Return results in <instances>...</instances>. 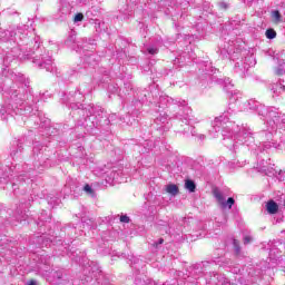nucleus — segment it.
Instances as JSON below:
<instances>
[{"label": "nucleus", "instance_id": "423d86ee", "mask_svg": "<svg viewBox=\"0 0 285 285\" xmlns=\"http://www.w3.org/2000/svg\"><path fill=\"white\" fill-rule=\"evenodd\" d=\"M253 66H255V59L253 58V56H249L244 60L236 62L234 66V71L236 72V75H238V77L244 78L246 77V72H248V68Z\"/></svg>", "mask_w": 285, "mask_h": 285}, {"label": "nucleus", "instance_id": "58836bf2", "mask_svg": "<svg viewBox=\"0 0 285 285\" xmlns=\"http://www.w3.org/2000/svg\"><path fill=\"white\" fill-rule=\"evenodd\" d=\"M7 14H14V12H10V10H7Z\"/></svg>", "mask_w": 285, "mask_h": 285}, {"label": "nucleus", "instance_id": "f704fd0d", "mask_svg": "<svg viewBox=\"0 0 285 285\" xmlns=\"http://www.w3.org/2000/svg\"><path fill=\"white\" fill-rule=\"evenodd\" d=\"M128 17H132V11H130L129 13H125V19H128Z\"/></svg>", "mask_w": 285, "mask_h": 285}, {"label": "nucleus", "instance_id": "4468645a", "mask_svg": "<svg viewBox=\"0 0 285 285\" xmlns=\"http://www.w3.org/2000/svg\"><path fill=\"white\" fill-rule=\"evenodd\" d=\"M266 210L269 215H276V213L279 210V205H277L275 200H269L266 204Z\"/></svg>", "mask_w": 285, "mask_h": 285}, {"label": "nucleus", "instance_id": "ddd939ff", "mask_svg": "<svg viewBox=\"0 0 285 285\" xmlns=\"http://www.w3.org/2000/svg\"><path fill=\"white\" fill-rule=\"evenodd\" d=\"M271 19L276 26L284 21V17L282 16V12H279V10H272Z\"/></svg>", "mask_w": 285, "mask_h": 285}, {"label": "nucleus", "instance_id": "393cba45", "mask_svg": "<svg viewBox=\"0 0 285 285\" xmlns=\"http://www.w3.org/2000/svg\"><path fill=\"white\" fill-rule=\"evenodd\" d=\"M73 21L77 23L78 21H83V13H77L73 18Z\"/></svg>", "mask_w": 285, "mask_h": 285}, {"label": "nucleus", "instance_id": "473e14b6", "mask_svg": "<svg viewBox=\"0 0 285 285\" xmlns=\"http://www.w3.org/2000/svg\"><path fill=\"white\" fill-rule=\"evenodd\" d=\"M27 285H39V284L37 283V281H29L27 282Z\"/></svg>", "mask_w": 285, "mask_h": 285}, {"label": "nucleus", "instance_id": "72a5a7b5", "mask_svg": "<svg viewBox=\"0 0 285 285\" xmlns=\"http://www.w3.org/2000/svg\"><path fill=\"white\" fill-rule=\"evenodd\" d=\"M8 72H9V70H7L6 68L2 70V75H3L4 77H8Z\"/></svg>", "mask_w": 285, "mask_h": 285}, {"label": "nucleus", "instance_id": "c9c22d12", "mask_svg": "<svg viewBox=\"0 0 285 285\" xmlns=\"http://www.w3.org/2000/svg\"><path fill=\"white\" fill-rule=\"evenodd\" d=\"M198 137H199V139H200L202 141H204V139H206V136H205V135H202V134H200Z\"/></svg>", "mask_w": 285, "mask_h": 285}, {"label": "nucleus", "instance_id": "cd10ccee", "mask_svg": "<svg viewBox=\"0 0 285 285\" xmlns=\"http://www.w3.org/2000/svg\"><path fill=\"white\" fill-rule=\"evenodd\" d=\"M275 72H276V75H278V77H282V75H284V68L277 67Z\"/></svg>", "mask_w": 285, "mask_h": 285}, {"label": "nucleus", "instance_id": "aec40b11", "mask_svg": "<svg viewBox=\"0 0 285 285\" xmlns=\"http://www.w3.org/2000/svg\"><path fill=\"white\" fill-rule=\"evenodd\" d=\"M82 190H85V193L89 195V197H95V189H92L89 184L85 185Z\"/></svg>", "mask_w": 285, "mask_h": 285}, {"label": "nucleus", "instance_id": "9d476101", "mask_svg": "<svg viewBox=\"0 0 285 285\" xmlns=\"http://www.w3.org/2000/svg\"><path fill=\"white\" fill-rule=\"evenodd\" d=\"M155 124L158 130H168L170 125L168 124V114H159V116L155 119Z\"/></svg>", "mask_w": 285, "mask_h": 285}, {"label": "nucleus", "instance_id": "b1692460", "mask_svg": "<svg viewBox=\"0 0 285 285\" xmlns=\"http://www.w3.org/2000/svg\"><path fill=\"white\" fill-rule=\"evenodd\" d=\"M120 222L122 224H130V217L122 215V216H120Z\"/></svg>", "mask_w": 285, "mask_h": 285}, {"label": "nucleus", "instance_id": "79ce46f5", "mask_svg": "<svg viewBox=\"0 0 285 285\" xmlns=\"http://www.w3.org/2000/svg\"><path fill=\"white\" fill-rule=\"evenodd\" d=\"M13 97H19V95H14Z\"/></svg>", "mask_w": 285, "mask_h": 285}, {"label": "nucleus", "instance_id": "a211bd4d", "mask_svg": "<svg viewBox=\"0 0 285 285\" xmlns=\"http://www.w3.org/2000/svg\"><path fill=\"white\" fill-rule=\"evenodd\" d=\"M52 277H53V282H56V284H61V282L59 279H61L63 277V272H61V271L52 272Z\"/></svg>", "mask_w": 285, "mask_h": 285}, {"label": "nucleus", "instance_id": "412c9836", "mask_svg": "<svg viewBox=\"0 0 285 285\" xmlns=\"http://www.w3.org/2000/svg\"><path fill=\"white\" fill-rule=\"evenodd\" d=\"M265 37H267V39H275V37H277V32L274 29H267Z\"/></svg>", "mask_w": 285, "mask_h": 285}, {"label": "nucleus", "instance_id": "2eb2a0df", "mask_svg": "<svg viewBox=\"0 0 285 285\" xmlns=\"http://www.w3.org/2000/svg\"><path fill=\"white\" fill-rule=\"evenodd\" d=\"M234 85L233 81L230 80V78H226L224 80V90L225 92H228L229 95H232L230 99H233V95H235V91L233 90Z\"/></svg>", "mask_w": 285, "mask_h": 285}, {"label": "nucleus", "instance_id": "2f4dec72", "mask_svg": "<svg viewBox=\"0 0 285 285\" xmlns=\"http://www.w3.org/2000/svg\"><path fill=\"white\" fill-rule=\"evenodd\" d=\"M164 244V238H159L158 242L154 243L155 248H157V246Z\"/></svg>", "mask_w": 285, "mask_h": 285}, {"label": "nucleus", "instance_id": "c756f323", "mask_svg": "<svg viewBox=\"0 0 285 285\" xmlns=\"http://www.w3.org/2000/svg\"><path fill=\"white\" fill-rule=\"evenodd\" d=\"M253 242V237H250V236H245L244 237V244L246 245V244H250Z\"/></svg>", "mask_w": 285, "mask_h": 285}, {"label": "nucleus", "instance_id": "9b49d317", "mask_svg": "<svg viewBox=\"0 0 285 285\" xmlns=\"http://www.w3.org/2000/svg\"><path fill=\"white\" fill-rule=\"evenodd\" d=\"M70 10H71L70 4L68 3L62 4L56 14V19H58V21H66L68 17H70Z\"/></svg>", "mask_w": 285, "mask_h": 285}, {"label": "nucleus", "instance_id": "7ed1b4c3", "mask_svg": "<svg viewBox=\"0 0 285 285\" xmlns=\"http://www.w3.org/2000/svg\"><path fill=\"white\" fill-rule=\"evenodd\" d=\"M77 115H82L85 117L82 126L90 129L97 128V126L101 124V119L106 117V114L104 112V109H101V107H95L92 105H89L87 108L83 109H78Z\"/></svg>", "mask_w": 285, "mask_h": 285}, {"label": "nucleus", "instance_id": "f8f14e48", "mask_svg": "<svg viewBox=\"0 0 285 285\" xmlns=\"http://www.w3.org/2000/svg\"><path fill=\"white\" fill-rule=\"evenodd\" d=\"M209 282L215 285H230V282H228L224 275L217 273H214L213 277L209 278Z\"/></svg>", "mask_w": 285, "mask_h": 285}, {"label": "nucleus", "instance_id": "6ab92c4d", "mask_svg": "<svg viewBox=\"0 0 285 285\" xmlns=\"http://www.w3.org/2000/svg\"><path fill=\"white\" fill-rule=\"evenodd\" d=\"M146 51L148 52V55H157L159 52V47H157L156 45H149L148 47H146Z\"/></svg>", "mask_w": 285, "mask_h": 285}, {"label": "nucleus", "instance_id": "7c9ffc66", "mask_svg": "<svg viewBox=\"0 0 285 285\" xmlns=\"http://www.w3.org/2000/svg\"><path fill=\"white\" fill-rule=\"evenodd\" d=\"M222 52H223V53H224V52H227V55L230 56L232 52H233V48L228 47L227 49H223Z\"/></svg>", "mask_w": 285, "mask_h": 285}, {"label": "nucleus", "instance_id": "39448f33", "mask_svg": "<svg viewBox=\"0 0 285 285\" xmlns=\"http://www.w3.org/2000/svg\"><path fill=\"white\" fill-rule=\"evenodd\" d=\"M33 63L38 66V68H45L47 72H52L55 67H52V56L50 53H40L33 57Z\"/></svg>", "mask_w": 285, "mask_h": 285}, {"label": "nucleus", "instance_id": "bb28decb", "mask_svg": "<svg viewBox=\"0 0 285 285\" xmlns=\"http://www.w3.org/2000/svg\"><path fill=\"white\" fill-rule=\"evenodd\" d=\"M135 284L136 285H146V281H144V279L139 278V277H136Z\"/></svg>", "mask_w": 285, "mask_h": 285}, {"label": "nucleus", "instance_id": "a19ab883", "mask_svg": "<svg viewBox=\"0 0 285 285\" xmlns=\"http://www.w3.org/2000/svg\"><path fill=\"white\" fill-rule=\"evenodd\" d=\"M230 59H235V56H234V55H232V56H230Z\"/></svg>", "mask_w": 285, "mask_h": 285}, {"label": "nucleus", "instance_id": "0eeeda50", "mask_svg": "<svg viewBox=\"0 0 285 285\" xmlns=\"http://www.w3.org/2000/svg\"><path fill=\"white\" fill-rule=\"evenodd\" d=\"M267 124L276 126V128H285V114L278 112L276 109H269Z\"/></svg>", "mask_w": 285, "mask_h": 285}, {"label": "nucleus", "instance_id": "ea45409f", "mask_svg": "<svg viewBox=\"0 0 285 285\" xmlns=\"http://www.w3.org/2000/svg\"><path fill=\"white\" fill-rule=\"evenodd\" d=\"M98 275H101V268L98 267Z\"/></svg>", "mask_w": 285, "mask_h": 285}, {"label": "nucleus", "instance_id": "4c0bfd02", "mask_svg": "<svg viewBox=\"0 0 285 285\" xmlns=\"http://www.w3.org/2000/svg\"><path fill=\"white\" fill-rule=\"evenodd\" d=\"M33 153L35 154L39 153V148H37V146L33 147Z\"/></svg>", "mask_w": 285, "mask_h": 285}, {"label": "nucleus", "instance_id": "f257e3e1", "mask_svg": "<svg viewBox=\"0 0 285 285\" xmlns=\"http://www.w3.org/2000/svg\"><path fill=\"white\" fill-rule=\"evenodd\" d=\"M0 41H13V43H17L16 47L7 51L3 58L4 68H10L11 63L21 57V52L22 59H26V57H30L36 52H39V48H41L39 36L31 38L28 37L26 26L17 27V29L10 30L0 29Z\"/></svg>", "mask_w": 285, "mask_h": 285}, {"label": "nucleus", "instance_id": "20e7f679", "mask_svg": "<svg viewBox=\"0 0 285 285\" xmlns=\"http://www.w3.org/2000/svg\"><path fill=\"white\" fill-rule=\"evenodd\" d=\"M159 108H170L174 112L181 110L186 106V100L175 99L170 96L164 95L159 97Z\"/></svg>", "mask_w": 285, "mask_h": 285}, {"label": "nucleus", "instance_id": "f03ea898", "mask_svg": "<svg viewBox=\"0 0 285 285\" xmlns=\"http://www.w3.org/2000/svg\"><path fill=\"white\" fill-rule=\"evenodd\" d=\"M229 115H233V110L230 109L219 117H216L214 121H212L209 135L212 137H217V132L223 130V137L234 136V138L238 139L242 144L253 141V131H250V128L247 125H243L242 127L235 125V122L230 121V118H228Z\"/></svg>", "mask_w": 285, "mask_h": 285}, {"label": "nucleus", "instance_id": "4be33fe9", "mask_svg": "<svg viewBox=\"0 0 285 285\" xmlns=\"http://www.w3.org/2000/svg\"><path fill=\"white\" fill-rule=\"evenodd\" d=\"M233 246H234V250H235L236 255H239V253H242V247L239 246V240L234 239Z\"/></svg>", "mask_w": 285, "mask_h": 285}, {"label": "nucleus", "instance_id": "1a4fd4ad", "mask_svg": "<svg viewBox=\"0 0 285 285\" xmlns=\"http://www.w3.org/2000/svg\"><path fill=\"white\" fill-rule=\"evenodd\" d=\"M213 195L215 199H217L218 204H220L222 208H228L230 210V208H233V206L235 205V198L229 197L226 200V198H224V194H222L220 190L217 188L213 190Z\"/></svg>", "mask_w": 285, "mask_h": 285}, {"label": "nucleus", "instance_id": "5701e85b", "mask_svg": "<svg viewBox=\"0 0 285 285\" xmlns=\"http://www.w3.org/2000/svg\"><path fill=\"white\" fill-rule=\"evenodd\" d=\"M16 219H18V222H26V219H28V215L23 214V212H18Z\"/></svg>", "mask_w": 285, "mask_h": 285}, {"label": "nucleus", "instance_id": "e433bc0d", "mask_svg": "<svg viewBox=\"0 0 285 285\" xmlns=\"http://www.w3.org/2000/svg\"><path fill=\"white\" fill-rule=\"evenodd\" d=\"M46 220H47L46 217H43V214H41L40 222H46Z\"/></svg>", "mask_w": 285, "mask_h": 285}, {"label": "nucleus", "instance_id": "f3484780", "mask_svg": "<svg viewBox=\"0 0 285 285\" xmlns=\"http://www.w3.org/2000/svg\"><path fill=\"white\" fill-rule=\"evenodd\" d=\"M166 190L169 195H177L179 193V187L175 184H169L166 186Z\"/></svg>", "mask_w": 285, "mask_h": 285}, {"label": "nucleus", "instance_id": "c85d7f7f", "mask_svg": "<svg viewBox=\"0 0 285 285\" xmlns=\"http://www.w3.org/2000/svg\"><path fill=\"white\" fill-rule=\"evenodd\" d=\"M218 6H219V8H222V10L228 9V3H226V2H219Z\"/></svg>", "mask_w": 285, "mask_h": 285}, {"label": "nucleus", "instance_id": "a878e982", "mask_svg": "<svg viewBox=\"0 0 285 285\" xmlns=\"http://www.w3.org/2000/svg\"><path fill=\"white\" fill-rule=\"evenodd\" d=\"M183 124L186 126H189L190 121H193V118H179Z\"/></svg>", "mask_w": 285, "mask_h": 285}, {"label": "nucleus", "instance_id": "c03bdc74", "mask_svg": "<svg viewBox=\"0 0 285 285\" xmlns=\"http://www.w3.org/2000/svg\"><path fill=\"white\" fill-rule=\"evenodd\" d=\"M191 135H195V132L191 131Z\"/></svg>", "mask_w": 285, "mask_h": 285}, {"label": "nucleus", "instance_id": "6e6552de", "mask_svg": "<svg viewBox=\"0 0 285 285\" xmlns=\"http://www.w3.org/2000/svg\"><path fill=\"white\" fill-rule=\"evenodd\" d=\"M245 106L246 110H256L261 117H265L266 119L268 118V112H271L266 106L257 102L256 100H248L245 102Z\"/></svg>", "mask_w": 285, "mask_h": 285}, {"label": "nucleus", "instance_id": "37998d69", "mask_svg": "<svg viewBox=\"0 0 285 285\" xmlns=\"http://www.w3.org/2000/svg\"><path fill=\"white\" fill-rule=\"evenodd\" d=\"M49 204H52V200H49Z\"/></svg>", "mask_w": 285, "mask_h": 285}, {"label": "nucleus", "instance_id": "dca6fc26", "mask_svg": "<svg viewBox=\"0 0 285 285\" xmlns=\"http://www.w3.org/2000/svg\"><path fill=\"white\" fill-rule=\"evenodd\" d=\"M185 188L190 193H195V190H197V185L194 180L188 179L185 181Z\"/></svg>", "mask_w": 285, "mask_h": 285}]
</instances>
